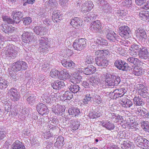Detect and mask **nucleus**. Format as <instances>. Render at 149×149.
<instances>
[{"label": "nucleus", "mask_w": 149, "mask_h": 149, "mask_svg": "<svg viewBox=\"0 0 149 149\" xmlns=\"http://www.w3.org/2000/svg\"><path fill=\"white\" fill-rule=\"evenodd\" d=\"M73 83H79L81 81L82 77L78 73H76L73 74L72 78Z\"/></svg>", "instance_id": "obj_39"}, {"label": "nucleus", "mask_w": 149, "mask_h": 149, "mask_svg": "<svg viewBox=\"0 0 149 149\" xmlns=\"http://www.w3.org/2000/svg\"><path fill=\"white\" fill-rule=\"evenodd\" d=\"M141 47L136 44H134V45H132L131 47V49H132V50H135L136 51H137V52H138L139 50V49H141Z\"/></svg>", "instance_id": "obj_56"}, {"label": "nucleus", "mask_w": 149, "mask_h": 149, "mask_svg": "<svg viewBox=\"0 0 149 149\" xmlns=\"http://www.w3.org/2000/svg\"><path fill=\"white\" fill-rule=\"evenodd\" d=\"M0 27L3 32L8 34L16 32L17 30L16 28L7 24H2Z\"/></svg>", "instance_id": "obj_10"}, {"label": "nucleus", "mask_w": 149, "mask_h": 149, "mask_svg": "<svg viewBox=\"0 0 149 149\" xmlns=\"http://www.w3.org/2000/svg\"><path fill=\"white\" fill-rule=\"evenodd\" d=\"M136 113L139 116L144 118H148L149 116L148 111L142 107L137 108Z\"/></svg>", "instance_id": "obj_17"}, {"label": "nucleus", "mask_w": 149, "mask_h": 149, "mask_svg": "<svg viewBox=\"0 0 149 149\" xmlns=\"http://www.w3.org/2000/svg\"><path fill=\"white\" fill-rule=\"evenodd\" d=\"M103 31V33L106 35L107 38L109 40L113 42L117 40L118 36L111 28H109L108 26H106Z\"/></svg>", "instance_id": "obj_4"}, {"label": "nucleus", "mask_w": 149, "mask_h": 149, "mask_svg": "<svg viewBox=\"0 0 149 149\" xmlns=\"http://www.w3.org/2000/svg\"><path fill=\"white\" fill-rule=\"evenodd\" d=\"M38 41L39 51L40 54L44 55L49 51L50 47L49 40L47 37H44L39 38Z\"/></svg>", "instance_id": "obj_1"}, {"label": "nucleus", "mask_w": 149, "mask_h": 149, "mask_svg": "<svg viewBox=\"0 0 149 149\" xmlns=\"http://www.w3.org/2000/svg\"><path fill=\"white\" fill-rule=\"evenodd\" d=\"M68 88L71 92L74 93H77L80 89L79 86L76 84L70 85Z\"/></svg>", "instance_id": "obj_37"}, {"label": "nucleus", "mask_w": 149, "mask_h": 149, "mask_svg": "<svg viewBox=\"0 0 149 149\" xmlns=\"http://www.w3.org/2000/svg\"><path fill=\"white\" fill-rule=\"evenodd\" d=\"M99 40L100 41V45L105 46H107L108 45V42L105 39L101 38H99Z\"/></svg>", "instance_id": "obj_60"}, {"label": "nucleus", "mask_w": 149, "mask_h": 149, "mask_svg": "<svg viewBox=\"0 0 149 149\" xmlns=\"http://www.w3.org/2000/svg\"><path fill=\"white\" fill-rule=\"evenodd\" d=\"M118 13L119 14V15L125 16L128 13L127 11L126 10H120L118 11Z\"/></svg>", "instance_id": "obj_62"}, {"label": "nucleus", "mask_w": 149, "mask_h": 149, "mask_svg": "<svg viewBox=\"0 0 149 149\" xmlns=\"http://www.w3.org/2000/svg\"><path fill=\"white\" fill-rule=\"evenodd\" d=\"M86 39L81 38L76 40L73 43V47L77 51H81L84 49L86 46Z\"/></svg>", "instance_id": "obj_6"}, {"label": "nucleus", "mask_w": 149, "mask_h": 149, "mask_svg": "<svg viewBox=\"0 0 149 149\" xmlns=\"http://www.w3.org/2000/svg\"><path fill=\"white\" fill-rule=\"evenodd\" d=\"M140 123L143 130L149 133V123L148 121L141 120V121Z\"/></svg>", "instance_id": "obj_38"}, {"label": "nucleus", "mask_w": 149, "mask_h": 149, "mask_svg": "<svg viewBox=\"0 0 149 149\" xmlns=\"http://www.w3.org/2000/svg\"><path fill=\"white\" fill-rule=\"evenodd\" d=\"M95 71V68L93 65H90L84 69V72L86 74L90 75L94 73Z\"/></svg>", "instance_id": "obj_26"}, {"label": "nucleus", "mask_w": 149, "mask_h": 149, "mask_svg": "<svg viewBox=\"0 0 149 149\" xmlns=\"http://www.w3.org/2000/svg\"><path fill=\"white\" fill-rule=\"evenodd\" d=\"M82 21L77 17H75L74 19L71 20L70 24L75 29L78 28L80 27V25H82Z\"/></svg>", "instance_id": "obj_20"}, {"label": "nucleus", "mask_w": 149, "mask_h": 149, "mask_svg": "<svg viewBox=\"0 0 149 149\" xmlns=\"http://www.w3.org/2000/svg\"><path fill=\"white\" fill-rule=\"evenodd\" d=\"M91 81L88 82L86 81H84L82 83V86L86 88H92V84H91Z\"/></svg>", "instance_id": "obj_57"}, {"label": "nucleus", "mask_w": 149, "mask_h": 149, "mask_svg": "<svg viewBox=\"0 0 149 149\" xmlns=\"http://www.w3.org/2000/svg\"><path fill=\"white\" fill-rule=\"evenodd\" d=\"M27 68V64L22 60L17 61L13 64V68L17 71L25 70Z\"/></svg>", "instance_id": "obj_5"}, {"label": "nucleus", "mask_w": 149, "mask_h": 149, "mask_svg": "<svg viewBox=\"0 0 149 149\" xmlns=\"http://www.w3.org/2000/svg\"><path fill=\"white\" fill-rule=\"evenodd\" d=\"M134 140L135 142H138L139 144L140 143H143L144 142L145 138L143 137L139 136L138 134H134Z\"/></svg>", "instance_id": "obj_41"}, {"label": "nucleus", "mask_w": 149, "mask_h": 149, "mask_svg": "<svg viewBox=\"0 0 149 149\" xmlns=\"http://www.w3.org/2000/svg\"><path fill=\"white\" fill-rule=\"evenodd\" d=\"M93 99L92 96L90 94H88L86 95L83 102L85 104H87L88 103V102L92 101Z\"/></svg>", "instance_id": "obj_47"}, {"label": "nucleus", "mask_w": 149, "mask_h": 149, "mask_svg": "<svg viewBox=\"0 0 149 149\" xmlns=\"http://www.w3.org/2000/svg\"><path fill=\"white\" fill-rule=\"evenodd\" d=\"M113 80L115 83V86L118 85L120 81V78L119 76H113L112 77Z\"/></svg>", "instance_id": "obj_55"}, {"label": "nucleus", "mask_w": 149, "mask_h": 149, "mask_svg": "<svg viewBox=\"0 0 149 149\" xmlns=\"http://www.w3.org/2000/svg\"><path fill=\"white\" fill-rule=\"evenodd\" d=\"M91 84L93 86L95 87L100 84V80L99 77L97 75L92 76L91 79Z\"/></svg>", "instance_id": "obj_32"}, {"label": "nucleus", "mask_w": 149, "mask_h": 149, "mask_svg": "<svg viewBox=\"0 0 149 149\" xmlns=\"http://www.w3.org/2000/svg\"><path fill=\"white\" fill-rule=\"evenodd\" d=\"M121 146L123 149H132V143L129 141H123V143L121 144Z\"/></svg>", "instance_id": "obj_34"}, {"label": "nucleus", "mask_w": 149, "mask_h": 149, "mask_svg": "<svg viewBox=\"0 0 149 149\" xmlns=\"http://www.w3.org/2000/svg\"><path fill=\"white\" fill-rule=\"evenodd\" d=\"M48 6L49 7H56L58 5V3L56 0H49L47 2Z\"/></svg>", "instance_id": "obj_49"}, {"label": "nucleus", "mask_w": 149, "mask_h": 149, "mask_svg": "<svg viewBox=\"0 0 149 149\" xmlns=\"http://www.w3.org/2000/svg\"><path fill=\"white\" fill-rule=\"evenodd\" d=\"M64 141V138L62 136H59L57 139L56 142L55 143V145H56L58 147H61L63 146V144Z\"/></svg>", "instance_id": "obj_42"}, {"label": "nucleus", "mask_w": 149, "mask_h": 149, "mask_svg": "<svg viewBox=\"0 0 149 149\" xmlns=\"http://www.w3.org/2000/svg\"><path fill=\"white\" fill-rule=\"evenodd\" d=\"M101 52L100 51H96L95 53L97 56L95 58L96 63L98 66L104 68L108 65V62Z\"/></svg>", "instance_id": "obj_2"}, {"label": "nucleus", "mask_w": 149, "mask_h": 149, "mask_svg": "<svg viewBox=\"0 0 149 149\" xmlns=\"http://www.w3.org/2000/svg\"><path fill=\"white\" fill-rule=\"evenodd\" d=\"M145 71L142 68L138 66L134 67L133 71V74L136 76H140L144 74Z\"/></svg>", "instance_id": "obj_29"}, {"label": "nucleus", "mask_w": 149, "mask_h": 149, "mask_svg": "<svg viewBox=\"0 0 149 149\" xmlns=\"http://www.w3.org/2000/svg\"><path fill=\"white\" fill-rule=\"evenodd\" d=\"M139 56L142 59H147L148 57L149 54L147 48L145 47H141L140 51H139Z\"/></svg>", "instance_id": "obj_19"}, {"label": "nucleus", "mask_w": 149, "mask_h": 149, "mask_svg": "<svg viewBox=\"0 0 149 149\" xmlns=\"http://www.w3.org/2000/svg\"><path fill=\"white\" fill-rule=\"evenodd\" d=\"M134 104L136 106H140L142 107L144 105V102L143 99L139 97H135L133 99Z\"/></svg>", "instance_id": "obj_35"}, {"label": "nucleus", "mask_w": 149, "mask_h": 149, "mask_svg": "<svg viewBox=\"0 0 149 149\" xmlns=\"http://www.w3.org/2000/svg\"><path fill=\"white\" fill-rule=\"evenodd\" d=\"M23 41L26 43H29L31 41L33 40V33L31 32H25L23 33L22 36Z\"/></svg>", "instance_id": "obj_14"}, {"label": "nucleus", "mask_w": 149, "mask_h": 149, "mask_svg": "<svg viewBox=\"0 0 149 149\" xmlns=\"http://www.w3.org/2000/svg\"><path fill=\"white\" fill-rule=\"evenodd\" d=\"M94 58L91 56H87L85 62L87 64H91L94 62Z\"/></svg>", "instance_id": "obj_54"}, {"label": "nucleus", "mask_w": 149, "mask_h": 149, "mask_svg": "<svg viewBox=\"0 0 149 149\" xmlns=\"http://www.w3.org/2000/svg\"><path fill=\"white\" fill-rule=\"evenodd\" d=\"M2 18L3 21L7 22L8 23H15L13 19H12L7 16H3L2 17Z\"/></svg>", "instance_id": "obj_52"}, {"label": "nucleus", "mask_w": 149, "mask_h": 149, "mask_svg": "<svg viewBox=\"0 0 149 149\" xmlns=\"http://www.w3.org/2000/svg\"><path fill=\"white\" fill-rule=\"evenodd\" d=\"M73 124L72 125H73L72 128V129L74 130H75L78 129V127L80 125L78 121H74L73 123Z\"/></svg>", "instance_id": "obj_61"}, {"label": "nucleus", "mask_w": 149, "mask_h": 149, "mask_svg": "<svg viewBox=\"0 0 149 149\" xmlns=\"http://www.w3.org/2000/svg\"><path fill=\"white\" fill-rule=\"evenodd\" d=\"M37 100L36 96L34 94H32L28 97L27 99V101L29 104L33 105L34 103H35Z\"/></svg>", "instance_id": "obj_36"}, {"label": "nucleus", "mask_w": 149, "mask_h": 149, "mask_svg": "<svg viewBox=\"0 0 149 149\" xmlns=\"http://www.w3.org/2000/svg\"><path fill=\"white\" fill-rule=\"evenodd\" d=\"M8 94L10 96V98L14 101H17L20 98V94L16 89L11 88L8 91Z\"/></svg>", "instance_id": "obj_12"}, {"label": "nucleus", "mask_w": 149, "mask_h": 149, "mask_svg": "<svg viewBox=\"0 0 149 149\" xmlns=\"http://www.w3.org/2000/svg\"><path fill=\"white\" fill-rule=\"evenodd\" d=\"M141 88H139L138 90V94L143 98H146L149 95L148 92V89L146 88L142 85H141Z\"/></svg>", "instance_id": "obj_21"}, {"label": "nucleus", "mask_w": 149, "mask_h": 149, "mask_svg": "<svg viewBox=\"0 0 149 149\" xmlns=\"http://www.w3.org/2000/svg\"><path fill=\"white\" fill-rule=\"evenodd\" d=\"M121 68H120V70L122 71H126L130 70H131V68L128 65L127 63H126L124 61V63L122 64V65L120 67Z\"/></svg>", "instance_id": "obj_46"}, {"label": "nucleus", "mask_w": 149, "mask_h": 149, "mask_svg": "<svg viewBox=\"0 0 149 149\" xmlns=\"http://www.w3.org/2000/svg\"><path fill=\"white\" fill-rule=\"evenodd\" d=\"M36 108L38 113L42 116H46L49 113V110L45 104L38 103L36 106Z\"/></svg>", "instance_id": "obj_9"}, {"label": "nucleus", "mask_w": 149, "mask_h": 149, "mask_svg": "<svg viewBox=\"0 0 149 149\" xmlns=\"http://www.w3.org/2000/svg\"><path fill=\"white\" fill-rule=\"evenodd\" d=\"M95 1L97 3H100L99 5L101 6L100 10L102 13H109L111 12V7L106 1L104 0H95Z\"/></svg>", "instance_id": "obj_3"}, {"label": "nucleus", "mask_w": 149, "mask_h": 149, "mask_svg": "<svg viewBox=\"0 0 149 149\" xmlns=\"http://www.w3.org/2000/svg\"><path fill=\"white\" fill-rule=\"evenodd\" d=\"M52 19L54 21L58 22H60L62 19V16L61 15L60 11L57 10L54 11L52 15Z\"/></svg>", "instance_id": "obj_23"}, {"label": "nucleus", "mask_w": 149, "mask_h": 149, "mask_svg": "<svg viewBox=\"0 0 149 149\" xmlns=\"http://www.w3.org/2000/svg\"><path fill=\"white\" fill-rule=\"evenodd\" d=\"M44 138L46 139H48L49 138L53 136V134H52L50 132V131H48V132L44 133Z\"/></svg>", "instance_id": "obj_63"}, {"label": "nucleus", "mask_w": 149, "mask_h": 149, "mask_svg": "<svg viewBox=\"0 0 149 149\" xmlns=\"http://www.w3.org/2000/svg\"><path fill=\"white\" fill-rule=\"evenodd\" d=\"M139 16L141 19L144 21L149 22V13L143 11L140 12Z\"/></svg>", "instance_id": "obj_33"}, {"label": "nucleus", "mask_w": 149, "mask_h": 149, "mask_svg": "<svg viewBox=\"0 0 149 149\" xmlns=\"http://www.w3.org/2000/svg\"><path fill=\"white\" fill-rule=\"evenodd\" d=\"M123 91V89H117L114 91L112 93L111 95L112 96H113V98L114 99H116L119 97H120L121 98L123 96H125L124 95L125 94V93L122 94L120 92Z\"/></svg>", "instance_id": "obj_25"}, {"label": "nucleus", "mask_w": 149, "mask_h": 149, "mask_svg": "<svg viewBox=\"0 0 149 149\" xmlns=\"http://www.w3.org/2000/svg\"><path fill=\"white\" fill-rule=\"evenodd\" d=\"M127 62L131 64H133L135 66L137 65L139 63V60L136 58L130 57L127 59Z\"/></svg>", "instance_id": "obj_40"}, {"label": "nucleus", "mask_w": 149, "mask_h": 149, "mask_svg": "<svg viewBox=\"0 0 149 149\" xmlns=\"http://www.w3.org/2000/svg\"><path fill=\"white\" fill-rule=\"evenodd\" d=\"M11 149H25V147L22 142L16 141L12 145Z\"/></svg>", "instance_id": "obj_27"}, {"label": "nucleus", "mask_w": 149, "mask_h": 149, "mask_svg": "<svg viewBox=\"0 0 149 149\" xmlns=\"http://www.w3.org/2000/svg\"><path fill=\"white\" fill-rule=\"evenodd\" d=\"M62 106L61 105L57 104L55 107H53L52 109V111L55 114L60 113V112L61 111V109Z\"/></svg>", "instance_id": "obj_48"}, {"label": "nucleus", "mask_w": 149, "mask_h": 149, "mask_svg": "<svg viewBox=\"0 0 149 149\" xmlns=\"http://www.w3.org/2000/svg\"><path fill=\"white\" fill-rule=\"evenodd\" d=\"M101 115V113L99 112L97 113L95 111L91 112L89 114V116L90 118L94 119L96 118L99 117Z\"/></svg>", "instance_id": "obj_45"}, {"label": "nucleus", "mask_w": 149, "mask_h": 149, "mask_svg": "<svg viewBox=\"0 0 149 149\" xmlns=\"http://www.w3.org/2000/svg\"><path fill=\"white\" fill-rule=\"evenodd\" d=\"M70 77V75L69 72L66 69H64L60 72L58 79L61 80L65 81L69 79Z\"/></svg>", "instance_id": "obj_18"}, {"label": "nucleus", "mask_w": 149, "mask_h": 149, "mask_svg": "<svg viewBox=\"0 0 149 149\" xmlns=\"http://www.w3.org/2000/svg\"><path fill=\"white\" fill-rule=\"evenodd\" d=\"M122 5L123 6L126 7L127 8L131 7L132 6L131 0H125L122 3Z\"/></svg>", "instance_id": "obj_51"}, {"label": "nucleus", "mask_w": 149, "mask_h": 149, "mask_svg": "<svg viewBox=\"0 0 149 149\" xmlns=\"http://www.w3.org/2000/svg\"><path fill=\"white\" fill-rule=\"evenodd\" d=\"M136 33L137 36H139L140 38L146 39L147 36L145 30L139 29L136 31Z\"/></svg>", "instance_id": "obj_31"}, {"label": "nucleus", "mask_w": 149, "mask_h": 149, "mask_svg": "<svg viewBox=\"0 0 149 149\" xmlns=\"http://www.w3.org/2000/svg\"><path fill=\"white\" fill-rule=\"evenodd\" d=\"M68 112L70 115H71L73 117L77 116L80 114L79 109L76 107H71L69 108Z\"/></svg>", "instance_id": "obj_24"}, {"label": "nucleus", "mask_w": 149, "mask_h": 149, "mask_svg": "<svg viewBox=\"0 0 149 149\" xmlns=\"http://www.w3.org/2000/svg\"><path fill=\"white\" fill-rule=\"evenodd\" d=\"M59 73V72L57 70H53L50 72V75L52 78H54Z\"/></svg>", "instance_id": "obj_59"}, {"label": "nucleus", "mask_w": 149, "mask_h": 149, "mask_svg": "<svg viewBox=\"0 0 149 149\" xmlns=\"http://www.w3.org/2000/svg\"><path fill=\"white\" fill-rule=\"evenodd\" d=\"M130 32V30L127 26H122L119 28V32L122 37L124 38L128 37Z\"/></svg>", "instance_id": "obj_11"}, {"label": "nucleus", "mask_w": 149, "mask_h": 149, "mask_svg": "<svg viewBox=\"0 0 149 149\" xmlns=\"http://www.w3.org/2000/svg\"><path fill=\"white\" fill-rule=\"evenodd\" d=\"M102 125L104 127H106L107 129L109 130H113L115 127L114 124L109 121L101 122Z\"/></svg>", "instance_id": "obj_30"}, {"label": "nucleus", "mask_w": 149, "mask_h": 149, "mask_svg": "<svg viewBox=\"0 0 149 149\" xmlns=\"http://www.w3.org/2000/svg\"><path fill=\"white\" fill-rule=\"evenodd\" d=\"M5 56L8 59L15 58L17 55V51L13 48L8 49L3 52Z\"/></svg>", "instance_id": "obj_7"}, {"label": "nucleus", "mask_w": 149, "mask_h": 149, "mask_svg": "<svg viewBox=\"0 0 149 149\" xmlns=\"http://www.w3.org/2000/svg\"><path fill=\"white\" fill-rule=\"evenodd\" d=\"M124 63V61H122L121 60H118L116 61L114 63V65L118 69H120V68H121L120 67Z\"/></svg>", "instance_id": "obj_50"}, {"label": "nucleus", "mask_w": 149, "mask_h": 149, "mask_svg": "<svg viewBox=\"0 0 149 149\" xmlns=\"http://www.w3.org/2000/svg\"><path fill=\"white\" fill-rule=\"evenodd\" d=\"M101 24L100 21L97 20L92 22L91 24L90 29L93 31L100 32L101 31Z\"/></svg>", "instance_id": "obj_16"}, {"label": "nucleus", "mask_w": 149, "mask_h": 149, "mask_svg": "<svg viewBox=\"0 0 149 149\" xmlns=\"http://www.w3.org/2000/svg\"><path fill=\"white\" fill-rule=\"evenodd\" d=\"M61 63L63 65L67 68L70 67L73 68L75 65V63L71 60H64L61 61Z\"/></svg>", "instance_id": "obj_28"}, {"label": "nucleus", "mask_w": 149, "mask_h": 149, "mask_svg": "<svg viewBox=\"0 0 149 149\" xmlns=\"http://www.w3.org/2000/svg\"><path fill=\"white\" fill-rule=\"evenodd\" d=\"M12 15L13 16L14 23L16 24H18L20 22L23 15L22 12L15 11L12 12Z\"/></svg>", "instance_id": "obj_15"}, {"label": "nucleus", "mask_w": 149, "mask_h": 149, "mask_svg": "<svg viewBox=\"0 0 149 149\" xmlns=\"http://www.w3.org/2000/svg\"><path fill=\"white\" fill-rule=\"evenodd\" d=\"M84 1H81L83 3L81 6V11L84 13H86L91 10L93 8V5L92 1H87L84 2Z\"/></svg>", "instance_id": "obj_8"}, {"label": "nucleus", "mask_w": 149, "mask_h": 149, "mask_svg": "<svg viewBox=\"0 0 149 149\" xmlns=\"http://www.w3.org/2000/svg\"><path fill=\"white\" fill-rule=\"evenodd\" d=\"M63 97V99L65 100H70L73 97L72 93L69 91H67L64 93Z\"/></svg>", "instance_id": "obj_43"}, {"label": "nucleus", "mask_w": 149, "mask_h": 149, "mask_svg": "<svg viewBox=\"0 0 149 149\" xmlns=\"http://www.w3.org/2000/svg\"><path fill=\"white\" fill-rule=\"evenodd\" d=\"M45 28L42 26H38L34 27L33 29V31L37 35L42 36L45 34L44 30Z\"/></svg>", "instance_id": "obj_22"}, {"label": "nucleus", "mask_w": 149, "mask_h": 149, "mask_svg": "<svg viewBox=\"0 0 149 149\" xmlns=\"http://www.w3.org/2000/svg\"><path fill=\"white\" fill-rule=\"evenodd\" d=\"M95 16L92 13H88L84 17V20L86 22H88L92 19H93Z\"/></svg>", "instance_id": "obj_44"}, {"label": "nucleus", "mask_w": 149, "mask_h": 149, "mask_svg": "<svg viewBox=\"0 0 149 149\" xmlns=\"http://www.w3.org/2000/svg\"><path fill=\"white\" fill-rule=\"evenodd\" d=\"M113 78H109L108 79L106 80V82L107 84V85L110 86H115V83L114 82Z\"/></svg>", "instance_id": "obj_58"}, {"label": "nucleus", "mask_w": 149, "mask_h": 149, "mask_svg": "<svg viewBox=\"0 0 149 149\" xmlns=\"http://www.w3.org/2000/svg\"><path fill=\"white\" fill-rule=\"evenodd\" d=\"M52 87L54 89L58 90V80L55 81L52 84Z\"/></svg>", "instance_id": "obj_64"}, {"label": "nucleus", "mask_w": 149, "mask_h": 149, "mask_svg": "<svg viewBox=\"0 0 149 149\" xmlns=\"http://www.w3.org/2000/svg\"><path fill=\"white\" fill-rule=\"evenodd\" d=\"M120 102L121 105L125 108L130 107L133 105L132 102L130 99H128L125 95L120 98Z\"/></svg>", "instance_id": "obj_13"}, {"label": "nucleus", "mask_w": 149, "mask_h": 149, "mask_svg": "<svg viewBox=\"0 0 149 149\" xmlns=\"http://www.w3.org/2000/svg\"><path fill=\"white\" fill-rule=\"evenodd\" d=\"M23 23L26 25H28L32 22L31 18L29 17H26L23 19Z\"/></svg>", "instance_id": "obj_53"}]
</instances>
